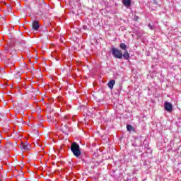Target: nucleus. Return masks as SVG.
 I'll list each match as a JSON object with an SVG mask.
<instances>
[{
    "label": "nucleus",
    "instance_id": "nucleus-1",
    "mask_svg": "<svg viewBox=\"0 0 181 181\" xmlns=\"http://www.w3.org/2000/svg\"><path fill=\"white\" fill-rule=\"evenodd\" d=\"M71 151L73 155L76 156V158H79L80 155H81V151H80V146L76 142L71 144Z\"/></svg>",
    "mask_w": 181,
    "mask_h": 181
},
{
    "label": "nucleus",
    "instance_id": "nucleus-2",
    "mask_svg": "<svg viewBox=\"0 0 181 181\" xmlns=\"http://www.w3.org/2000/svg\"><path fill=\"white\" fill-rule=\"evenodd\" d=\"M111 52L115 59H122V51L118 48L112 47Z\"/></svg>",
    "mask_w": 181,
    "mask_h": 181
},
{
    "label": "nucleus",
    "instance_id": "nucleus-3",
    "mask_svg": "<svg viewBox=\"0 0 181 181\" xmlns=\"http://www.w3.org/2000/svg\"><path fill=\"white\" fill-rule=\"evenodd\" d=\"M62 131L64 134L65 136L69 135V125L66 123L62 124Z\"/></svg>",
    "mask_w": 181,
    "mask_h": 181
},
{
    "label": "nucleus",
    "instance_id": "nucleus-4",
    "mask_svg": "<svg viewBox=\"0 0 181 181\" xmlns=\"http://www.w3.org/2000/svg\"><path fill=\"white\" fill-rule=\"evenodd\" d=\"M164 108L165 111H168V112H171V111L173 110V106L172 105V103L165 102L164 104Z\"/></svg>",
    "mask_w": 181,
    "mask_h": 181
},
{
    "label": "nucleus",
    "instance_id": "nucleus-5",
    "mask_svg": "<svg viewBox=\"0 0 181 181\" xmlns=\"http://www.w3.org/2000/svg\"><path fill=\"white\" fill-rule=\"evenodd\" d=\"M21 148L22 151H29V149H30V145L28 143H22Z\"/></svg>",
    "mask_w": 181,
    "mask_h": 181
},
{
    "label": "nucleus",
    "instance_id": "nucleus-6",
    "mask_svg": "<svg viewBox=\"0 0 181 181\" xmlns=\"http://www.w3.org/2000/svg\"><path fill=\"white\" fill-rule=\"evenodd\" d=\"M131 0H123L122 1V4L124 6H126V8H129V6H131Z\"/></svg>",
    "mask_w": 181,
    "mask_h": 181
},
{
    "label": "nucleus",
    "instance_id": "nucleus-7",
    "mask_svg": "<svg viewBox=\"0 0 181 181\" xmlns=\"http://www.w3.org/2000/svg\"><path fill=\"white\" fill-rule=\"evenodd\" d=\"M32 26H33V29H34V30H37V29H39V28H40V25H39V22H37V21H34V22L33 23Z\"/></svg>",
    "mask_w": 181,
    "mask_h": 181
},
{
    "label": "nucleus",
    "instance_id": "nucleus-8",
    "mask_svg": "<svg viewBox=\"0 0 181 181\" xmlns=\"http://www.w3.org/2000/svg\"><path fill=\"white\" fill-rule=\"evenodd\" d=\"M114 84H115V80H111V81H109V83H107V86H108L109 88H110L111 90H112V88H114Z\"/></svg>",
    "mask_w": 181,
    "mask_h": 181
},
{
    "label": "nucleus",
    "instance_id": "nucleus-9",
    "mask_svg": "<svg viewBox=\"0 0 181 181\" xmlns=\"http://www.w3.org/2000/svg\"><path fill=\"white\" fill-rule=\"evenodd\" d=\"M122 57H124L125 60L129 59V53L128 51H125V52L122 54Z\"/></svg>",
    "mask_w": 181,
    "mask_h": 181
},
{
    "label": "nucleus",
    "instance_id": "nucleus-10",
    "mask_svg": "<svg viewBox=\"0 0 181 181\" xmlns=\"http://www.w3.org/2000/svg\"><path fill=\"white\" fill-rule=\"evenodd\" d=\"M119 48L122 49V50H124V52H127V45H125V43H120Z\"/></svg>",
    "mask_w": 181,
    "mask_h": 181
},
{
    "label": "nucleus",
    "instance_id": "nucleus-11",
    "mask_svg": "<svg viewBox=\"0 0 181 181\" xmlns=\"http://www.w3.org/2000/svg\"><path fill=\"white\" fill-rule=\"evenodd\" d=\"M127 131H129V132L134 131V127L129 124L127 126Z\"/></svg>",
    "mask_w": 181,
    "mask_h": 181
},
{
    "label": "nucleus",
    "instance_id": "nucleus-12",
    "mask_svg": "<svg viewBox=\"0 0 181 181\" xmlns=\"http://www.w3.org/2000/svg\"><path fill=\"white\" fill-rule=\"evenodd\" d=\"M148 28L151 29V30H153V27L152 26L151 24L148 25Z\"/></svg>",
    "mask_w": 181,
    "mask_h": 181
},
{
    "label": "nucleus",
    "instance_id": "nucleus-13",
    "mask_svg": "<svg viewBox=\"0 0 181 181\" xmlns=\"http://www.w3.org/2000/svg\"><path fill=\"white\" fill-rule=\"evenodd\" d=\"M8 50H9V49L8 47H6V50H5L6 53H8Z\"/></svg>",
    "mask_w": 181,
    "mask_h": 181
},
{
    "label": "nucleus",
    "instance_id": "nucleus-14",
    "mask_svg": "<svg viewBox=\"0 0 181 181\" xmlns=\"http://www.w3.org/2000/svg\"><path fill=\"white\" fill-rule=\"evenodd\" d=\"M2 180V175L0 173V181Z\"/></svg>",
    "mask_w": 181,
    "mask_h": 181
},
{
    "label": "nucleus",
    "instance_id": "nucleus-15",
    "mask_svg": "<svg viewBox=\"0 0 181 181\" xmlns=\"http://www.w3.org/2000/svg\"><path fill=\"white\" fill-rule=\"evenodd\" d=\"M69 65H70V63H69ZM70 70H73V68H71V66H69V71Z\"/></svg>",
    "mask_w": 181,
    "mask_h": 181
},
{
    "label": "nucleus",
    "instance_id": "nucleus-16",
    "mask_svg": "<svg viewBox=\"0 0 181 181\" xmlns=\"http://www.w3.org/2000/svg\"><path fill=\"white\" fill-rule=\"evenodd\" d=\"M65 122H68L67 118L64 119Z\"/></svg>",
    "mask_w": 181,
    "mask_h": 181
},
{
    "label": "nucleus",
    "instance_id": "nucleus-17",
    "mask_svg": "<svg viewBox=\"0 0 181 181\" xmlns=\"http://www.w3.org/2000/svg\"><path fill=\"white\" fill-rule=\"evenodd\" d=\"M135 21H138V17H136V18H135Z\"/></svg>",
    "mask_w": 181,
    "mask_h": 181
}]
</instances>
